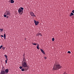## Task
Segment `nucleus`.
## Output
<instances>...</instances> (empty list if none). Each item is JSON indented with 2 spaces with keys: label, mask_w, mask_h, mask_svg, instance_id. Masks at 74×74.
<instances>
[{
  "label": "nucleus",
  "mask_w": 74,
  "mask_h": 74,
  "mask_svg": "<svg viewBox=\"0 0 74 74\" xmlns=\"http://www.w3.org/2000/svg\"><path fill=\"white\" fill-rule=\"evenodd\" d=\"M1 31H0V32Z\"/></svg>",
  "instance_id": "34"
},
{
  "label": "nucleus",
  "mask_w": 74,
  "mask_h": 74,
  "mask_svg": "<svg viewBox=\"0 0 74 74\" xmlns=\"http://www.w3.org/2000/svg\"><path fill=\"white\" fill-rule=\"evenodd\" d=\"M7 17H6V18H8V17H9V16H6Z\"/></svg>",
  "instance_id": "28"
},
{
  "label": "nucleus",
  "mask_w": 74,
  "mask_h": 74,
  "mask_svg": "<svg viewBox=\"0 0 74 74\" xmlns=\"http://www.w3.org/2000/svg\"><path fill=\"white\" fill-rule=\"evenodd\" d=\"M1 36L2 37H3V35H1Z\"/></svg>",
  "instance_id": "30"
},
{
  "label": "nucleus",
  "mask_w": 74,
  "mask_h": 74,
  "mask_svg": "<svg viewBox=\"0 0 74 74\" xmlns=\"http://www.w3.org/2000/svg\"><path fill=\"white\" fill-rule=\"evenodd\" d=\"M36 48H37V49H39V45H37Z\"/></svg>",
  "instance_id": "15"
},
{
  "label": "nucleus",
  "mask_w": 74,
  "mask_h": 74,
  "mask_svg": "<svg viewBox=\"0 0 74 74\" xmlns=\"http://www.w3.org/2000/svg\"><path fill=\"white\" fill-rule=\"evenodd\" d=\"M3 50H4V49H5V48H4V47H3Z\"/></svg>",
  "instance_id": "31"
},
{
  "label": "nucleus",
  "mask_w": 74,
  "mask_h": 74,
  "mask_svg": "<svg viewBox=\"0 0 74 74\" xmlns=\"http://www.w3.org/2000/svg\"><path fill=\"white\" fill-rule=\"evenodd\" d=\"M61 67L60 64H55L54 65L53 69L54 70H58L61 68Z\"/></svg>",
  "instance_id": "1"
},
{
  "label": "nucleus",
  "mask_w": 74,
  "mask_h": 74,
  "mask_svg": "<svg viewBox=\"0 0 74 74\" xmlns=\"http://www.w3.org/2000/svg\"><path fill=\"white\" fill-rule=\"evenodd\" d=\"M22 67H23L22 66H20L19 68H20V69H21L22 68Z\"/></svg>",
  "instance_id": "22"
},
{
  "label": "nucleus",
  "mask_w": 74,
  "mask_h": 74,
  "mask_svg": "<svg viewBox=\"0 0 74 74\" xmlns=\"http://www.w3.org/2000/svg\"><path fill=\"white\" fill-rule=\"evenodd\" d=\"M11 3H14V1L13 0H10Z\"/></svg>",
  "instance_id": "14"
},
{
  "label": "nucleus",
  "mask_w": 74,
  "mask_h": 74,
  "mask_svg": "<svg viewBox=\"0 0 74 74\" xmlns=\"http://www.w3.org/2000/svg\"><path fill=\"white\" fill-rule=\"evenodd\" d=\"M4 56L5 57V58H6V60H5V64H6L8 60V56H6V55H5Z\"/></svg>",
  "instance_id": "6"
},
{
  "label": "nucleus",
  "mask_w": 74,
  "mask_h": 74,
  "mask_svg": "<svg viewBox=\"0 0 74 74\" xmlns=\"http://www.w3.org/2000/svg\"><path fill=\"white\" fill-rule=\"evenodd\" d=\"M44 58L45 59H47V57H44Z\"/></svg>",
  "instance_id": "29"
},
{
  "label": "nucleus",
  "mask_w": 74,
  "mask_h": 74,
  "mask_svg": "<svg viewBox=\"0 0 74 74\" xmlns=\"http://www.w3.org/2000/svg\"><path fill=\"white\" fill-rule=\"evenodd\" d=\"M2 47H3L2 45L0 47V49H1Z\"/></svg>",
  "instance_id": "26"
},
{
  "label": "nucleus",
  "mask_w": 74,
  "mask_h": 74,
  "mask_svg": "<svg viewBox=\"0 0 74 74\" xmlns=\"http://www.w3.org/2000/svg\"><path fill=\"white\" fill-rule=\"evenodd\" d=\"M40 50L44 54H45V53L44 51L43 50V49H40Z\"/></svg>",
  "instance_id": "12"
},
{
  "label": "nucleus",
  "mask_w": 74,
  "mask_h": 74,
  "mask_svg": "<svg viewBox=\"0 0 74 74\" xmlns=\"http://www.w3.org/2000/svg\"><path fill=\"white\" fill-rule=\"evenodd\" d=\"M72 12L73 13H74V10H73V11H72Z\"/></svg>",
  "instance_id": "25"
},
{
  "label": "nucleus",
  "mask_w": 74,
  "mask_h": 74,
  "mask_svg": "<svg viewBox=\"0 0 74 74\" xmlns=\"http://www.w3.org/2000/svg\"><path fill=\"white\" fill-rule=\"evenodd\" d=\"M4 16L5 17H6L7 16V15H6V14H4Z\"/></svg>",
  "instance_id": "23"
},
{
  "label": "nucleus",
  "mask_w": 74,
  "mask_h": 74,
  "mask_svg": "<svg viewBox=\"0 0 74 74\" xmlns=\"http://www.w3.org/2000/svg\"><path fill=\"white\" fill-rule=\"evenodd\" d=\"M32 45H36V43H32Z\"/></svg>",
  "instance_id": "20"
},
{
  "label": "nucleus",
  "mask_w": 74,
  "mask_h": 74,
  "mask_svg": "<svg viewBox=\"0 0 74 74\" xmlns=\"http://www.w3.org/2000/svg\"><path fill=\"white\" fill-rule=\"evenodd\" d=\"M25 39L26 40V39Z\"/></svg>",
  "instance_id": "33"
},
{
  "label": "nucleus",
  "mask_w": 74,
  "mask_h": 74,
  "mask_svg": "<svg viewBox=\"0 0 74 74\" xmlns=\"http://www.w3.org/2000/svg\"><path fill=\"white\" fill-rule=\"evenodd\" d=\"M5 74H8L5 73Z\"/></svg>",
  "instance_id": "32"
},
{
  "label": "nucleus",
  "mask_w": 74,
  "mask_h": 74,
  "mask_svg": "<svg viewBox=\"0 0 74 74\" xmlns=\"http://www.w3.org/2000/svg\"><path fill=\"white\" fill-rule=\"evenodd\" d=\"M0 30H1V32H2L3 31V29H0Z\"/></svg>",
  "instance_id": "19"
},
{
  "label": "nucleus",
  "mask_w": 74,
  "mask_h": 74,
  "mask_svg": "<svg viewBox=\"0 0 74 74\" xmlns=\"http://www.w3.org/2000/svg\"><path fill=\"white\" fill-rule=\"evenodd\" d=\"M23 10H21L20 8H19L18 9V13H19V14L21 15L23 14V13L22 12H23Z\"/></svg>",
  "instance_id": "3"
},
{
  "label": "nucleus",
  "mask_w": 74,
  "mask_h": 74,
  "mask_svg": "<svg viewBox=\"0 0 74 74\" xmlns=\"http://www.w3.org/2000/svg\"><path fill=\"white\" fill-rule=\"evenodd\" d=\"M64 74H68L67 73H66V72H64Z\"/></svg>",
  "instance_id": "27"
},
{
  "label": "nucleus",
  "mask_w": 74,
  "mask_h": 74,
  "mask_svg": "<svg viewBox=\"0 0 74 74\" xmlns=\"http://www.w3.org/2000/svg\"><path fill=\"white\" fill-rule=\"evenodd\" d=\"M54 40H55V39L54 38H52V41H54Z\"/></svg>",
  "instance_id": "21"
},
{
  "label": "nucleus",
  "mask_w": 74,
  "mask_h": 74,
  "mask_svg": "<svg viewBox=\"0 0 74 74\" xmlns=\"http://www.w3.org/2000/svg\"><path fill=\"white\" fill-rule=\"evenodd\" d=\"M5 73H8L9 72V70L8 69H6L5 71Z\"/></svg>",
  "instance_id": "11"
},
{
  "label": "nucleus",
  "mask_w": 74,
  "mask_h": 74,
  "mask_svg": "<svg viewBox=\"0 0 74 74\" xmlns=\"http://www.w3.org/2000/svg\"><path fill=\"white\" fill-rule=\"evenodd\" d=\"M4 39L5 40V38H6V34H4Z\"/></svg>",
  "instance_id": "16"
},
{
  "label": "nucleus",
  "mask_w": 74,
  "mask_h": 74,
  "mask_svg": "<svg viewBox=\"0 0 74 74\" xmlns=\"http://www.w3.org/2000/svg\"><path fill=\"white\" fill-rule=\"evenodd\" d=\"M7 15H9L10 16L11 15V13H10V11H7L5 14Z\"/></svg>",
  "instance_id": "4"
},
{
  "label": "nucleus",
  "mask_w": 74,
  "mask_h": 74,
  "mask_svg": "<svg viewBox=\"0 0 74 74\" xmlns=\"http://www.w3.org/2000/svg\"><path fill=\"white\" fill-rule=\"evenodd\" d=\"M36 35L37 36H42V34L39 33V32H38L36 34Z\"/></svg>",
  "instance_id": "9"
},
{
  "label": "nucleus",
  "mask_w": 74,
  "mask_h": 74,
  "mask_svg": "<svg viewBox=\"0 0 74 74\" xmlns=\"http://www.w3.org/2000/svg\"><path fill=\"white\" fill-rule=\"evenodd\" d=\"M74 16V14L73 13H71L69 15L70 16Z\"/></svg>",
  "instance_id": "13"
},
{
  "label": "nucleus",
  "mask_w": 74,
  "mask_h": 74,
  "mask_svg": "<svg viewBox=\"0 0 74 74\" xmlns=\"http://www.w3.org/2000/svg\"><path fill=\"white\" fill-rule=\"evenodd\" d=\"M23 62H26V61L25 59V56H24V57H23Z\"/></svg>",
  "instance_id": "10"
},
{
  "label": "nucleus",
  "mask_w": 74,
  "mask_h": 74,
  "mask_svg": "<svg viewBox=\"0 0 74 74\" xmlns=\"http://www.w3.org/2000/svg\"><path fill=\"white\" fill-rule=\"evenodd\" d=\"M5 71H4L3 70H2L1 71V73H0V74H5Z\"/></svg>",
  "instance_id": "7"
},
{
  "label": "nucleus",
  "mask_w": 74,
  "mask_h": 74,
  "mask_svg": "<svg viewBox=\"0 0 74 74\" xmlns=\"http://www.w3.org/2000/svg\"><path fill=\"white\" fill-rule=\"evenodd\" d=\"M22 63V66L24 68V69L25 70V71H27L28 70V69L27 68V67H28V66L27 65V62H23Z\"/></svg>",
  "instance_id": "2"
},
{
  "label": "nucleus",
  "mask_w": 74,
  "mask_h": 74,
  "mask_svg": "<svg viewBox=\"0 0 74 74\" xmlns=\"http://www.w3.org/2000/svg\"><path fill=\"white\" fill-rule=\"evenodd\" d=\"M67 53H71V52L70 51H68Z\"/></svg>",
  "instance_id": "24"
},
{
  "label": "nucleus",
  "mask_w": 74,
  "mask_h": 74,
  "mask_svg": "<svg viewBox=\"0 0 74 74\" xmlns=\"http://www.w3.org/2000/svg\"><path fill=\"white\" fill-rule=\"evenodd\" d=\"M25 69H21V71H25Z\"/></svg>",
  "instance_id": "18"
},
{
  "label": "nucleus",
  "mask_w": 74,
  "mask_h": 74,
  "mask_svg": "<svg viewBox=\"0 0 74 74\" xmlns=\"http://www.w3.org/2000/svg\"><path fill=\"white\" fill-rule=\"evenodd\" d=\"M20 9H21V10H23L24 9L23 8H22V7H20Z\"/></svg>",
  "instance_id": "17"
},
{
  "label": "nucleus",
  "mask_w": 74,
  "mask_h": 74,
  "mask_svg": "<svg viewBox=\"0 0 74 74\" xmlns=\"http://www.w3.org/2000/svg\"><path fill=\"white\" fill-rule=\"evenodd\" d=\"M34 23H35V25L36 26L39 23L38 21H36L35 20H34Z\"/></svg>",
  "instance_id": "5"
},
{
  "label": "nucleus",
  "mask_w": 74,
  "mask_h": 74,
  "mask_svg": "<svg viewBox=\"0 0 74 74\" xmlns=\"http://www.w3.org/2000/svg\"><path fill=\"white\" fill-rule=\"evenodd\" d=\"M31 16L32 17H36L35 15L34 14V13L33 12H31Z\"/></svg>",
  "instance_id": "8"
}]
</instances>
